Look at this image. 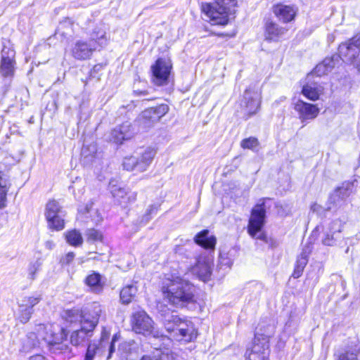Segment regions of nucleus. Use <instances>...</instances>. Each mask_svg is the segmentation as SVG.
<instances>
[{
	"label": "nucleus",
	"instance_id": "1",
	"mask_svg": "<svg viewBox=\"0 0 360 360\" xmlns=\"http://www.w3.org/2000/svg\"><path fill=\"white\" fill-rule=\"evenodd\" d=\"M164 297L176 307H184L194 301L195 287L186 280L176 277L167 279L162 287Z\"/></svg>",
	"mask_w": 360,
	"mask_h": 360
},
{
	"label": "nucleus",
	"instance_id": "2",
	"mask_svg": "<svg viewBox=\"0 0 360 360\" xmlns=\"http://www.w3.org/2000/svg\"><path fill=\"white\" fill-rule=\"evenodd\" d=\"M214 1V6L210 4H203L202 11L214 24L226 25L230 18H234L237 1L236 0Z\"/></svg>",
	"mask_w": 360,
	"mask_h": 360
},
{
	"label": "nucleus",
	"instance_id": "3",
	"mask_svg": "<svg viewBox=\"0 0 360 360\" xmlns=\"http://www.w3.org/2000/svg\"><path fill=\"white\" fill-rule=\"evenodd\" d=\"M91 308L94 313L91 319L86 316L82 326L79 329L73 330L70 335V342L74 346H84L92 336L93 330L98 322L102 309L99 304H94Z\"/></svg>",
	"mask_w": 360,
	"mask_h": 360
},
{
	"label": "nucleus",
	"instance_id": "4",
	"mask_svg": "<svg viewBox=\"0 0 360 360\" xmlns=\"http://www.w3.org/2000/svg\"><path fill=\"white\" fill-rule=\"evenodd\" d=\"M36 331L37 335L30 333L29 338H32V337L37 338V339L41 338L49 345L58 346L57 347L58 349H62L60 345L67 337L65 330L56 324H39Z\"/></svg>",
	"mask_w": 360,
	"mask_h": 360
},
{
	"label": "nucleus",
	"instance_id": "5",
	"mask_svg": "<svg viewBox=\"0 0 360 360\" xmlns=\"http://www.w3.org/2000/svg\"><path fill=\"white\" fill-rule=\"evenodd\" d=\"M272 327L269 326L264 333H259L257 328L253 346L248 354V360H268L269 354V338L272 334Z\"/></svg>",
	"mask_w": 360,
	"mask_h": 360
},
{
	"label": "nucleus",
	"instance_id": "6",
	"mask_svg": "<svg viewBox=\"0 0 360 360\" xmlns=\"http://www.w3.org/2000/svg\"><path fill=\"white\" fill-rule=\"evenodd\" d=\"M261 201V202H258L252 210L248 231L252 238L266 242L267 237L264 233H260L259 236H257V233L261 231L264 224L266 217L265 201L264 200Z\"/></svg>",
	"mask_w": 360,
	"mask_h": 360
},
{
	"label": "nucleus",
	"instance_id": "7",
	"mask_svg": "<svg viewBox=\"0 0 360 360\" xmlns=\"http://www.w3.org/2000/svg\"><path fill=\"white\" fill-rule=\"evenodd\" d=\"M116 341V335L113 336L111 342L102 337L98 343L89 344L84 360H94L96 356H106V359H110L115 352L114 342Z\"/></svg>",
	"mask_w": 360,
	"mask_h": 360
},
{
	"label": "nucleus",
	"instance_id": "8",
	"mask_svg": "<svg viewBox=\"0 0 360 360\" xmlns=\"http://www.w3.org/2000/svg\"><path fill=\"white\" fill-rule=\"evenodd\" d=\"M45 216L49 229L60 231L65 227L64 212L56 200H50L46 204Z\"/></svg>",
	"mask_w": 360,
	"mask_h": 360
},
{
	"label": "nucleus",
	"instance_id": "9",
	"mask_svg": "<svg viewBox=\"0 0 360 360\" xmlns=\"http://www.w3.org/2000/svg\"><path fill=\"white\" fill-rule=\"evenodd\" d=\"M9 45V41L3 42L0 63V74L4 77L12 76L15 71V53L13 47Z\"/></svg>",
	"mask_w": 360,
	"mask_h": 360
},
{
	"label": "nucleus",
	"instance_id": "10",
	"mask_svg": "<svg viewBox=\"0 0 360 360\" xmlns=\"http://www.w3.org/2000/svg\"><path fill=\"white\" fill-rule=\"evenodd\" d=\"M172 65L169 61L159 58L151 66L153 82L158 86H162L167 83Z\"/></svg>",
	"mask_w": 360,
	"mask_h": 360
},
{
	"label": "nucleus",
	"instance_id": "11",
	"mask_svg": "<svg viewBox=\"0 0 360 360\" xmlns=\"http://www.w3.org/2000/svg\"><path fill=\"white\" fill-rule=\"evenodd\" d=\"M339 53L344 61L353 63L360 53V34H356L348 41L340 44L339 46Z\"/></svg>",
	"mask_w": 360,
	"mask_h": 360
},
{
	"label": "nucleus",
	"instance_id": "12",
	"mask_svg": "<svg viewBox=\"0 0 360 360\" xmlns=\"http://www.w3.org/2000/svg\"><path fill=\"white\" fill-rule=\"evenodd\" d=\"M108 188L115 200L122 206L125 207L136 200L135 193L127 191L115 180L110 181Z\"/></svg>",
	"mask_w": 360,
	"mask_h": 360
},
{
	"label": "nucleus",
	"instance_id": "13",
	"mask_svg": "<svg viewBox=\"0 0 360 360\" xmlns=\"http://www.w3.org/2000/svg\"><path fill=\"white\" fill-rule=\"evenodd\" d=\"M133 330L136 333H150L153 329V321L143 310H139L133 313L131 318Z\"/></svg>",
	"mask_w": 360,
	"mask_h": 360
},
{
	"label": "nucleus",
	"instance_id": "14",
	"mask_svg": "<svg viewBox=\"0 0 360 360\" xmlns=\"http://www.w3.org/2000/svg\"><path fill=\"white\" fill-rule=\"evenodd\" d=\"M212 260L205 255H200L195 264L191 268V272L202 281H207L212 274Z\"/></svg>",
	"mask_w": 360,
	"mask_h": 360
},
{
	"label": "nucleus",
	"instance_id": "15",
	"mask_svg": "<svg viewBox=\"0 0 360 360\" xmlns=\"http://www.w3.org/2000/svg\"><path fill=\"white\" fill-rule=\"evenodd\" d=\"M96 49L97 46L94 43L77 40L72 49V56L77 60H86L90 58Z\"/></svg>",
	"mask_w": 360,
	"mask_h": 360
},
{
	"label": "nucleus",
	"instance_id": "16",
	"mask_svg": "<svg viewBox=\"0 0 360 360\" xmlns=\"http://www.w3.org/2000/svg\"><path fill=\"white\" fill-rule=\"evenodd\" d=\"M294 108L298 112L302 122L307 120L315 119L319 113V108L316 105L308 103L302 100L297 101Z\"/></svg>",
	"mask_w": 360,
	"mask_h": 360
},
{
	"label": "nucleus",
	"instance_id": "17",
	"mask_svg": "<svg viewBox=\"0 0 360 360\" xmlns=\"http://www.w3.org/2000/svg\"><path fill=\"white\" fill-rule=\"evenodd\" d=\"M172 338L177 341L191 342L196 338L195 328L191 321L181 320Z\"/></svg>",
	"mask_w": 360,
	"mask_h": 360
},
{
	"label": "nucleus",
	"instance_id": "18",
	"mask_svg": "<svg viewBox=\"0 0 360 360\" xmlns=\"http://www.w3.org/2000/svg\"><path fill=\"white\" fill-rule=\"evenodd\" d=\"M353 192V184L345 182L330 195L329 201L335 206H340Z\"/></svg>",
	"mask_w": 360,
	"mask_h": 360
},
{
	"label": "nucleus",
	"instance_id": "19",
	"mask_svg": "<svg viewBox=\"0 0 360 360\" xmlns=\"http://www.w3.org/2000/svg\"><path fill=\"white\" fill-rule=\"evenodd\" d=\"M273 13L283 22L293 20L297 15V9L294 6L278 4L273 6Z\"/></svg>",
	"mask_w": 360,
	"mask_h": 360
},
{
	"label": "nucleus",
	"instance_id": "20",
	"mask_svg": "<svg viewBox=\"0 0 360 360\" xmlns=\"http://www.w3.org/2000/svg\"><path fill=\"white\" fill-rule=\"evenodd\" d=\"M96 304V303L92 304L89 308L88 311L85 313L81 312L79 309H76L66 311L64 315L65 321L70 324H79V326L82 327L86 316H89V319H91V316H94L91 307Z\"/></svg>",
	"mask_w": 360,
	"mask_h": 360
},
{
	"label": "nucleus",
	"instance_id": "21",
	"mask_svg": "<svg viewBox=\"0 0 360 360\" xmlns=\"http://www.w3.org/2000/svg\"><path fill=\"white\" fill-rule=\"evenodd\" d=\"M133 135L134 131L131 128L130 123L126 122L111 131L110 140L116 143L121 144L123 141L130 139Z\"/></svg>",
	"mask_w": 360,
	"mask_h": 360
},
{
	"label": "nucleus",
	"instance_id": "22",
	"mask_svg": "<svg viewBox=\"0 0 360 360\" xmlns=\"http://www.w3.org/2000/svg\"><path fill=\"white\" fill-rule=\"evenodd\" d=\"M342 225L340 221H333L330 225L329 232L325 234L322 240L323 243L329 246L335 245L339 238L338 236L342 231Z\"/></svg>",
	"mask_w": 360,
	"mask_h": 360
},
{
	"label": "nucleus",
	"instance_id": "23",
	"mask_svg": "<svg viewBox=\"0 0 360 360\" xmlns=\"http://www.w3.org/2000/svg\"><path fill=\"white\" fill-rule=\"evenodd\" d=\"M244 99L245 101L246 111L249 115L256 113L259 108L260 100L259 95L257 92H252L250 89H247L244 93Z\"/></svg>",
	"mask_w": 360,
	"mask_h": 360
},
{
	"label": "nucleus",
	"instance_id": "24",
	"mask_svg": "<svg viewBox=\"0 0 360 360\" xmlns=\"http://www.w3.org/2000/svg\"><path fill=\"white\" fill-rule=\"evenodd\" d=\"M311 252V248L310 245H307L302 248V252L297 259L295 270L292 274V276L295 278H297L302 275V271L308 262V257Z\"/></svg>",
	"mask_w": 360,
	"mask_h": 360
},
{
	"label": "nucleus",
	"instance_id": "25",
	"mask_svg": "<svg viewBox=\"0 0 360 360\" xmlns=\"http://www.w3.org/2000/svg\"><path fill=\"white\" fill-rule=\"evenodd\" d=\"M195 242L205 249L214 250L217 239L214 236H209L208 230H203L195 236Z\"/></svg>",
	"mask_w": 360,
	"mask_h": 360
},
{
	"label": "nucleus",
	"instance_id": "26",
	"mask_svg": "<svg viewBox=\"0 0 360 360\" xmlns=\"http://www.w3.org/2000/svg\"><path fill=\"white\" fill-rule=\"evenodd\" d=\"M287 30L278 24L269 21L266 23L265 38L270 41H276L283 35Z\"/></svg>",
	"mask_w": 360,
	"mask_h": 360
},
{
	"label": "nucleus",
	"instance_id": "27",
	"mask_svg": "<svg viewBox=\"0 0 360 360\" xmlns=\"http://www.w3.org/2000/svg\"><path fill=\"white\" fill-rule=\"evenodd\" d=\"M156 152L151 148H147L141 153L138 158V172H142L147 169L148 167L152 162Z\"/></svg>",
	"mask_w": 360,
	"mask_h": 360
},
{
	"label": "nucleus",
	"instance_id": "28",
	"mask_svg": "<svg viewBox=\"0 0 360 360\" xmlns=\"http://www.w3.org/2000/svg\"><path fill=\"white\" fill-rule=\"evenodd\" d=\"M138 292L136 283H132L123 287L120 291V297L122 304H129Z\"/></svg>",
	"mask_w": 360,
	"mask_h": 360
},
{
	"label": "nucleus",
	"instance_id": "29",
	"mask_svg": "<svg viewBox=\"0 0 360 360\" xmlns=\"http://www.w3.org/2000/svg\"><path fill=\"white\" fill-rule=\"evenodd\" d=\"M181 320L177 315L168 313L164 316L162 323L167 331L172 336V335L175 334V332H177L176 328H179V324Z\"/></svg>",
	"mask_w": 360,
	"mask_h": 360
},
{
	"label": "nucleus",
	"instance_id": "30",
	"mask_svg": "<svg viewBox=\"0 0 360 360\" xmlns=\"http://www.w3.org/2000/svg\"><path fill=\"white\" fill-rule=\"evenodd\" d=\"M335 66L334 57L326 58L314 69L313 74L321 77L328 74Z\"/></svg>",
	"mask_w": 360,
	"mask_h": 360
},
{
	"label": "nucleus",
	"instance_id": "31",
	"mask_svg": "<svg viewBox=\"0 0 360 360\" xmlns=\"http://www.w3.org/2000/svg\"><path fill=\"white\" fill-rule=\"evenodd\" d=\"M321 93V87L316 84H307L302 89V94L311 101L318 100Z\"/></svg>",
	"mask_w": 360,
	"mask_h": 360
},
{
	"label": "nucleus",
	"instance_id": "32",
	"mask_svg": "<svg viewBox=\"0 0 360 360\" xmlns=\"http://www.w3.org/2000/svg\"><path fill=\"white\" fill-rule=\"evenodd\" d=\"M89 41L97 46V48L105 46L108 42L105 31L101 27H96L91 33Z\"/></svg>",
	"mask_w": 360,
	"mask_h": 360
},
{
	"label": "nucleus",
	"instance_id": "33",
	"mask_svg": "<svg viewBox=\"0 0 360 360\" xmlns=\"http://www.w3.org/2000/svg\"><path fill=\"white\" fill-rule=\"evenodd\" d=\"M65 237L68 243L72 246H79L83 243L81 233L76 229L67 231Z\"/></svg>",
	"mask_w": 360,
	"mask_h": 360
},
{
	"label": "nucleus",
	"instance_id": "34",
	"mask_svg": "<svg viewBox=\"0 0 360 360\" xmlns=\"http://www.w3.org/2000/svg\"><path fill=\"white\" fill-rule=\"evenodd\" d=\"M154 112L151 108L145 110L139 116V122L144 127H149L153 125L155 122H157L158 120H155Z\"/></svg>",
	"mask_w": 360,
	"mask_h": 360
},
{
	"label": "nucleus",
	"instance_id": "35",
	"mask_svg": "<svg viewBox=\"0 0 360 360\" xmlns=\"http://www.w3.org/2000/svg\"><path fill=\"white\" fill-rule=\"evenodd\" d=\"M134 345L133 342H123L120 345L117 354L120 360H129L128 356L132 352Z\"/></svg>",
	"mask_w": 360,
	"mask_h": 360
},
{
	"label": "nucleus",
	"instance_id": "36",
	"mask_svg": "<svg viewBox=\"0 0 360 360\" xmlns=\"http://www.w3.org/2000/svg\"><path fill=\"white\" fill-rule=\"evenodd\" d=\"M86 283L91 287L94 291H100L101 290V276L98 274L94 273L86 278Z\"/></svg>",
	"mask_w": 360,
	"mask_h": 360
},
{
	"label": "nucleus",
	"instance_id": "37",
	"mask_svg": "<svg viewBox=\"0 0 360 360\" xmlns=\"http://www.w3.org/2000/svg\"><path fill=\"white\" fill-rule=\"evenodd\" d=\"M42 266V261L41 259H37L34 262H31L27 269L28 278L34 281L37 278V273L40 271Z\"/></svg>",
	"mask_w": 360,
	"mask_h": 360
},
{
	"label": "nucleus",
	"instance_id": "38",
	"mask_svg": "<svg viewBox=\"0 0 360 360\" xmlns=\"http://www.w3.org/2000/svg\"><path fill=\"white\" fill-rule=\"evenodd\" d=\"M96 148L94 145L89 146H84L82 149V156L86 162H93L94 159L97 157Z\"/></svg>",
	"mask_w": 360,
	"mask_h": 360
},
{
	"label": "nucleus",
	"instance_id": "39",
	"mask_svg": "<svg viewBox=\"0 0 360 360\" xmlns=\"http://www.w3.org/2000/svg\"><path fill=\"white\" fill-rule=\"evenodd\" d=\"M86 240L89 243L101 242L103 236L102 233L95 229H89L85 232Z\"/></svg>",
	"mask_w": 360,
	"mask_h": 360
},
{
	"label": "nucleus",
	"instance_id": "40",
	"mask_svg": "<svg viewBox=\"0 0 360 360\" xmlns=\"http://www.w3.org/2000/svg\"><path fill=\"white\" fill-rule=\"evenodd\" d=\"M138 158L134 156L127 157L123 160V167L127 171L136 170L138 172Z\"/></svg>",
	"mask_w": 360,
	"mask_h": 360
},
{
	"label": "nucleus",
	"instance_id": "41",
	"mask_svg": "<svg viewBox=\"0 0 360 360\" xmlns=\"http://www.w3.org/2000/svg\"><path fill=\"white\" fill-rule=\"evenodd\" d=\"M20 308V315H19V319L20 322L22 323H27L30 319L31 318V316L33 313V309L31 308H27L26 307H22V304H20L19 305Z\"/></svg>",
	"mask_w": 360,
	"mask_h": 360
},
{
	"label": "nucleus",
	"instance_id": "42",
	"mask_svg": "<svg viewBox=\"0 0 360 360\" xmlns=\"http://www.w3.org/2000/svg\"><path fill=\"white\" fill-rule=\"evenodd\" d=\"M41 300V295L25 297L22 300L20 304H22V307H26L32 309L33 307L37 304Z\"/></svg>",
	"mask_w": 360,
	"mask_h": 360
},
{
	"label": "nucleus",
	"instance_id": "43",
	"mask_svg": "<svg viewBox=\"0 0 360 360\" xmlns=\"http://www.w3.org/2000/svg\"><path fill=\"white\" fill-rule=\"evenodd\" d=\"M152 354L156 360H174L173 354L168 350L155 349Z\"/></svg>",
	"mask_w": 360,
	"mask_h": 360
},
{
	"label": "nucleus",
	"instance_id": "44",
	"mask_svg": "<svg viewBox=\"0 0 360 360\" xmlns=\"http://www.w3.org/2000/svg\"><path fill=\"white\" fill-rule=\"evenodd\" d=\"M151 108L153 109V111L154 112L153 118L155 120H158V121L169 111V106L166 104H161L158 106Z\"/></svg>",
	"mask_w": 360,
	"mask_h": 360
},
{
	"label": "nucleus",
	"instance_id": "45",
	"mask_svg": "<svg viewBox=\"0 0 360 360\" xmlns=\"http://www.w3.org/2000/svg\"><path fill=\"white\" fill-rule=\"evenodd\" d=\"M259 145L257 139L255 137H249L242 140L240 146L244 149L254 150Z\"/></svg>",
	"mask_w": 360,
	"mask_h": 360
},
{
	"label": "nucleus",
	"instance_id": "46",
	"mask_svg": "<svg viewBox=\"0 0 360 360\" xmlns=\"http://www.w3.org/2000/svg\"><path fill=\"white\" fill-rule=\"evenodd\" d=\"M359 349H354L353 350H349L345 353L341 354L338 360H357V355Z\"/></svg>",
	"mask_w": 360,
	"mask_h": 360
},
{
	"label": "nucleus",
	"instance_id": "47",
	"mask_svg": "<svg viewBox=\"0 0 360 360\" xmlns=\"http://www.w3.org/2000/svg\"><path fill=\"white\" fill-rule=\"evenodd\" d=\"M75 258V254L72 252H70L66 254L61 259L60 263L63 265H68L70 264Z\"/></svg>",
	"mask_w": 360,
	"mask_h": 360
},
{
	"label": "nucleus",
	"instance_id": "48",
	"mask_svg": "<svg viewBox=\"0 0 360 360\" xmlns=\"http://www.w3.org/2000/svg\"><path fill=\"white\" fill-rule=\"evenodd\" d=\"M30 360H46V358L41 354L33 355L30 358Z\"/></svg>",
	"mask_w": 360,
	"mask_h": 360
},
{
	"label": "nucleus",
	"instance_id": "49",
	"mask_svg": "<svg viewBox=\"0 0 360 360\" xmlns=\"http://www.w3.org/2000/svg\"><path fill=\"white\" fill-rule=\"evenodd\" d=\"M45 247L49 250H52L55 247V243L51 240L45 243Z\"/></svg>",
	"mask_w": 360,
	"mask_h": 360
},
{
	"label": "nucleus",
	"instance_id": "50",
	"mask_svg": "<svg viewBox=\"0 0 360 360\" xmlns=\"http://www.w3.org/2000/svg\"><path fill=\"white\" fill-rule=\"evenodd\" d=\"M140 360H156V359L154 358V356L153 355V354H151L150 355L143 356Z\"/></svg>",
	"mask_w": 360,
	"mask_h": 360
},
{
	"label": "nucleus",
	"instance_id": "51",
	"mask_svg": "<svg viewBox=\"0 0 360 360\" xmlns=\"http://www.w3.org/2000/svg\"><path fill=\"white\" fill-rule=\"evenodd\" d=\"M356 68L358 70L359 72H360V60H359V62L356 63Z\"/></svg>",
	"mask_w": 360,
	"mask_h": 360
},
{
	"label": "nucleus",
	"instance_id": "52",
	"mask_svg": "<svg viewBox=\"0 0 360 360\" xmlns=\"http://www.w3.org/2000/svg\"><path fill=\"white\" fill-rule=\"evenodd\" d=\"M38 343H39V340H37V341H36V342H33L32 346H33V347H36V346H37Z\"/></svg>",
	"mask_w": 360,
	"mask_h": 360
}]
</instances>
